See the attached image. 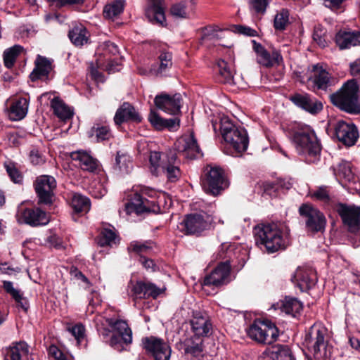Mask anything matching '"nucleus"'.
Instances as JSON below:
<instances>
[{
	"instance_id": "f257e3e1",
	"label": "nucleus",
	"mask_w": 360,
	"mask_h": 360,
	"mask_svg": "<svg viewBox=\"0 0 360 360\" xmlns=\"http://www.w3.org/2000/svg\"><path fill=\"white\" fill-rule=\"evenodd\" d=\"M352 79L330 95V103L342 111L349 114L360 113V58L350 63Z\"/></svg>"
},
{
	"instance_id": "f03ea898",
	"label": "nucleus",
	"mask_w": 360,
	"mask_h": 360,
	"mask_svg": "<svg viewBox=\"0 0 360 360\" xmlns=\"http://www.w3.org/2000/svg\"><path fill=\"white\" fill-rule=\"evenodd\" d=\"M257 246L267 254L285 250L290 245V230L281 223H264L254 229Z\"/></svg>"
},
{
	"instance_id": "7ed1b4c3",
	"label": "nucleus",
	"mask_w": 360,
	"mask_h": 360,
	"mask_svg": "<svg viewBox=\"0 0 360 360\" xmlns=\"http://www.w3.org/2000/svg\"><path fill=\"white\" fill-rule=\"evenodd\" d=\"M290 134L297 153L303 156L307 163H314L319 160L321 143L311 127L297 123L291 128Z\"/></svg>"
},
{
	"instance_id": "20e7f679",
	"label": "nucleus",
	"mask_w": 360,
	"mask_h": 360,
	"mask_svg": "<svg viewBox=\"0 0 360 360\" xmlns=\"http://www.w3.org/2000/svg\"><path fill=\"white\" fill-rule=\"evenodd\" d=\"M219 129L223 139L232 155H238L246 151L249 145V137L247 130L235 124L228 117H222L220 120Z\"/></svg>"
},
{
	"instance_id": "39448f33",
	"label": "nucleus",
	"mask_w": 360,
	"mask_h": 360,
	"mask_svg": "<svg viewBox=\"0 0 360 360\" xmlns=\"http://www.w3.org/2000/svg\"><path fill=\"white\" fill-rule=\"evenodd\" d=\"M109 326L112 328L110 330L105 327L98 329V333L103 338V340L108 341L106 338L110 337L109 345L118 352L125 349L124 346H127L132 342V332L127 323L122 320L108 319Z\"/></svg>"
},
{
	"instance_id": "423d86ee",
	"label": "nucleus",
	"mask_w": 360,
	"mask_h": 360,
	"mask_svg": "<svg viewBox=\"0 0 360 360\" xmlns=\"http://www.w3.org/2000/svg\"><path fill=\"white\" fill-rule=\"evenodd\" d=\"M214 224V217L204 210L187 214L181 222L182 231L186 235L200 236L205 231L210 230Z\"/></svg>"
},
{
	"instance_id": "0eeeda50",
	"label": "nucleus",
	"mask_w": 360,
	"mask_h": 360,
	"mask_svg": "<svg viewBox=\"0 0 360 360\" xmlns=\"http://www.w3.org/2000/svg\"><path fill=\"white\" fill-rule=\"evenodd\" d=\"M229 183L224 170L219 167H211L202 179V187L208 195L217 196L229 187Z\"/></svg>"
},
{
	"instance_id": "6e6552de",
	"label": "nucleus",
	"mask_w": 360,
	"mask_h": 360,
	"mask_svg": "<svg viewBox=\"0 0 360 360\" xmlns=\"http://www.w3.org/2000/svg\"><path fill=\"white\" fill-rule=\"evenodd\" d=\"M125 210L128 214L132 213L136 215L144 214H159L161 212V208L159 201L155 198L149 199L141 195L138 192L131 194L125 204Z\"/></svg>"
},
{
	"instance_id": "1a4fd4ad",
	"label": "nucleus",
	"mask_w": 360,
	"mask_h": 360,
	"mask_svg": "<svg viewBox=\"0 0 360 360\" xmlns=\"http://www.w3.org/2000/svg\"><path fill=\"white\" fill-rule=\"evenodd\" d=\"M327 329L319 325L314 324L305 334L304 342L310 352H313L316 359H319L326 356V352L322 353V349L325 350L327 345L326 337Z\"/></svg>"
},
{
	"instance_id": "9d476101",
	"label": "nucleus",
	"mask_w": 360,
	"mask_h": 360,
	"mask_svg": "<svg viewBox=\"0 0 360 360\" xmlns=\"http://www.w3.org/2000/svg\"><path fill=\"white\" fill-rule=\"evenodd\" d=\"M299 214L305 218V227L312 233L323 232L326 226V218L323 212L310 203H303L299 207Z\"/></svg>"
},
{
	"instance_id": "9b49d317",
	"label": "nucleus",
	"mask_w": 360,
	"mask_h": 360,
	"mask_svg": "<svg viewBox=\"0 0 360 360\" xmlns=\"http://www.w3.org/2000/svg\"><path fill=\"white\" fill-rule=\"evenodd\" d=\"M39 205L50 206L53 202L54 190L57 187L56 179L50 175L37 176L33 184Z\"/></svg>"
},
{
	"instance_id": "f8f14e48",
	"label": "nucleus",
	"mask_w": 360,
	"mask_h": 360,
	"mask_svg": "<svg viewBox=\"0 0 360 360\" xmlns=\"http://www.w3.org/2000/svg\"><path fill=\"white\" fill-rule=\"evenodd\" d=\"M141 345L148 356L153 360H169L172 349L168 342L155 336L144 337Z\"/></svg>"
},
{
	"instance_id": "ddd939ff",
	"label": "nucleus",
	"mask_w": 360,
	"mask_h": 360,
	"mask_svg": "<svg viewBox=\"0 0 360 360\" xmlns=\"http://www.w3.org/2000/svg\"><path fill=\"white\" fill-rule=\"evenodd\" d=\"M130 290L129 295L133 300H156L164 290L155 284L145 280L133 281L131 279L128 283Z\"/></svg>"
},
{
	"instance_id": "4468645a",
	"label": "nucleus",
	"mask_w": 360,
	"mask_h": 360,
	"mask_svg": "<svg viewBox=\"0 0 360 360\" xmlns=\"http://www.w3.org/2000/svg\"><path fill=\"white\" fill-rule=\"evenodd\" d=\"M335 210L349 232L356 233L360 231V207L338 202Z\"/></svg>"
},
{
	"instance_id": "2eb2a0df",
	"label": "nucleus",
	"mask_w": 360,
	"mask_h": 360,
	"mask_svg": "<svg viewBox=\"0 0 360 360\" xmlns=\"http://www.w3.org/2000/svg\"><path fill=\"white\" fill-rule=\"evenodd\" d=\"M232 262L230 259L219 262L210 274L205 276L202 285L219 288L230 283Z\"/></svg>"
},
{
	"instance_id": "dca6fc26",
	"label": "nucleus",
	"mask_w": 360,
	"mask_h": 360,
	"mask_svg": "<svg viewBox=\"0 0 360 360\" xmlns=\"http://www.w3.org/2000/svg\"><path fill=\"white\" fill-rule=\"evenodd\" d=\"M19 223H23L31 226L46 225L49 222L46 213L39 207H25L20 205L16 214Z\"/></svg>"
},
{
	"instance_id": "f3484780",
	"label": "nucleus",
	"mask_w": 360,
	"mask_h": 360,
	"mask_svg": "<svg viewBox=\"0 0 360 360\" xmlns=\"http://www.w3.org/2000/svg\"><path fill=\"white\" fill-rule=\"evenodd\" d=\"M289 100L297 108L313 115L319 114L323 108L321 101L306 92L291 94Z\"/></svg>"
},
{
	"instance_id": "a211bd4d",
	"label": "nucleus",
	"mask_w": 360,
	"mask_h": 360,
	"mask_svg": "<svg viewBox=\"0 0 360 360\" xmlns=\"http://www.w3.org/2000/svg\"><path fill=\"white\" fill-rule=\"evenodd\" d=\"M182 96L177 93L172 96L166 93L158 94L154 99L155 105L164 112L176 115L181 113Z\"/></svg>"
},
{
	"instance_id": "6ab92c4d",
	"label": "nucleus",
	"mask_w": 360,
	"mask_h": 360,
	"mask_svg": "<svg viewBox=\"0 0 360 360\" xmlns=\"http://www.w3.org/2000/svg\"><path fill=\"white\" fill-rule=\"evenodd\" d=\"M334 135L346 146H354L359 138V131L354 123L338 121L334 127Z\"/></svg>"
},
{
	"instance_id": "aec40b11",
	"label": "nucleus",
	"mask_w": 360,
	"mask_h": 360,
	"mask_svg": "<svg viewBox=\"0 0 360 360\" xmlns=\"http://www.w3.org/2000/svg\"><path fill=\"white\" fill-rule=\"evenodd\" d=\"M291 280L302 292H307L316 285L317 276L315 271L311 268L299 267Z\"/></svg>"
},
{
	"instance_id": "412c9836",
	"label": "nucleus",
	"mask_w": 360,
	"mask_h": 360,
	"mask_svg": "<svg viewBox=\"0 0 360 360\" xmlns=\"http://www.w3.org/2000/svg\"><path fill=\"white\" fill-rule=\"evenodd\" d=\"M311 72L312 75L307 78V81H311L314 86L318 90L326 91L332 86L333 77L320 64L313 65Z\"/></svg>"
},
{
	"instance_id": "4be33fe9",
	"label": "nucleus",
	"mask_w": 360,
	"mask_h": 360,
	"mask_svg": "<svg viewBox=\"0 0 360 360\" xmlns=\"http://www.w3.org/2000/svg\"><path fill=\"white\" fill-rule=\"evenodd\" d=\"M143 117L137 112L130 103L124 102L117 110L114 122L116 125H121L122 124L127 122L134 123H141Z\"/></svg>"
},
{
	"instance_id": "5701e85b",
	"label": "nucleus",
	"mask_w": 360,
	"mask_h": 360,
	"mask_svg": "<svg viewBox=\"0 0 360 360\" xmlns=\"http://www.w3.org/2000/svg\"><path fill=\"white\" fill-rule=\"evenodd\" d=\"M175 146L179 152L184 153L187 158L191 160L202 157L203 155L193 133L179 140Z\"/></svg>"
},
{
	"instance_id": "b1692460",
	"label": "nucleus",
	"mask_w": 360,
	"mask_h": 360,
	"mask_svg": "<svg viewBox=\"0 0 360 360\" xmlns=\"http://www.w3.org/2000/svg\"><path fill=\"white\" fill-rule=\"evenodd\" d=\"M34 65V68L30 75L31 81L49 80V75L53 70L51 60L45 56L38 55L35 60Z\"/></svg>"
},
{
	"instance_id": "393cba45",
	"label": "nucleus",
	"mask_w": 360,
	"mask_h": 360,
	"mask_svg": "<svg viewBox=\"0 0 360 360\" xmlns=\"http://www.w3.org/2000/svg\"><path fill=\"white\" fill-rule=\"evenodd\" d=\"M29 348L24 341L14 342L1 349L4 360H28Z\"/></svg>"
},
{
	"instance_id": "a878e982",
	"label": "nucleus",
	"mask_w": 360,
	"mask_h": 360,
	"mask_svg": "<svg viewBox=\"0 0 360 360\" xmlns=\"http://www.w3.org/2000/svg\"><path fill=\"white\" fill-rule=\"evenodd\" d=\"M167 162H162L161 169L170 182L176 181L181 176L179 165L180 160L174 151L170 150L166 155Z\"/></svg>"
},
{
	"instance_id": "bb28decb",
	"label": "nucleus",
	"mask_w": 360,
	"mask_h": 360,
	"mask_svg": "<svg viewBox=\"0 0 360 360\" xmlns=\"http://www.w3.org/2000/svg\"><path fill=\"white\" fill-rule=\"evenodd\" d=\"M145 15L148 21L153 25L167 27L165 9L162 5V0H151V4L146 10Z\"/></svg>"
},
{
	"instance_id": "cd10ccee",
	"label": "nucleus",
	"mask_w": 360,
	"mask_h": 360,
	"mask_svg": "<svg viewBox=\"0 0 360 360\" xmlns=\"http://www.w3.org/2000/svg\"><path fill=\"white\" fill-rule=\"evenodd\" d=\"M264 323L265 319L256 318L245 329L247 335L261 345H266L268 340V335L265 333Z\"/></svg>"
},
{
	"instance_id": "c85d7f7f",
	"label": "nucleus",
	"mask_w": 360,
	"mask_h": 360,
	"mask_svg": "<svg viewBox=\"0 0 360 360\" xmlns=\"http://www.w3.org/2000/svg\"><path fill=\"white\" fill-rule=\"evenodd\" d=\"M194 338L208 337L212 328L211 321L200 314H196L190 321Z\"/></svg>"
},
{
	"instance_id": "c756f323",
	"label": "nucleus",
	"mask_w": 360,
	"mask_h": 360,
	"mask_svg": "<svg viewBox=\"0 0 360 360\" xmlns=\"http://www.w3.org/2000/svg\"><path fill=\"white\" fill-rule=\"evenodd\" d=\"M335 41L340 49L359 46L360 45V32L340 30L336 34Z\"/></svg>"
},
{
	"instance_id": "7c9ffc66",
	"label": "nucleus",
	"mask_w": 360,
	"mask_h": 360,
	"mask_svg": "<svg viewBox=\"0 0 360 360\" xmlns=\"http://www.w3.org/2000/svg\"><path fill=\"white\" fill-rule=\"evenodd\" d=\"M264 354L267 360H295L291 349L285 345L278 344L268 347Z\"/></svg>"
},
{
	"instance_id": "2f4dec72",
	"label": "nucleus",
	"mask_w": 360,
	"mask_h": 360,
	"mask_svg": "<svg viewBox=\"0 0 360 360\" xmlns=\"http://www.w3.org/2000/svg\"><path fill=\"white\" fill-rule=\"evenodd\" d=\"M292 186L289 181L283 179H277L273 181H265L263 183V195H268L271 198H276L281 193H285Z\"/></svg>"
},
{
	"instance_id": "473e14b6",
	"label": "nucleus",
	"mask_w": 360,
	"mask_h": 360,
	"mask_svg": "<svg viewBox=\"0 0 360 360\" xmlns=\"http://www.w3.org/2000/svg\"><path fill=\"white\" fill-rule=\"evenodd\" d=\"M332 168L334 175L338 179L344 180L349 184H355L358 180V176L354 173L350 162L341 160L336 167H332Z\"/></svg>"
},
{
	"instance_id": "72a5a7b5",
	"label": "nucleus",
	"mask_w": 360,
	"mask_h": 360,
	"mask_svg": "<svg viewBox=\"0 0 360 360\" xmlns=\"http://www.w3.org/2000/svg\"><path fill=\"white\" fill-rule=\"evenodd\" d=\"M28 105L29 99L25 97L14 99L8 108L9 118L14 121L21 120L27 113Z\"/></svg>"
},
{
	"instance_id": "f704fd0d",
	"label": "nucleus",
	"mask_w": 360,
	"mask_h": 360,
	"mask_svg": "<svg viewBox=\"0 0 360 360\" xmlns=\"http://www.w3.org/2000/svg\"><path fill=\"white\" fill-rule=\"evenodd\" d=\"M218 75L217 80L218 82L224 84H232L234 83L233 68L231 63L223 59H219L217 61Z\"/></svg>"
},
{
	"instance_id": "c9c22d12",
	"label": "nucleus",
	"mask_w": 360,
	"mask_h": 360,
	"mask_svg": "<svg viewBox=\"0 0 360 360\" xmlns=\"http://www.w3.org/2000/svg\"><path fill=\"white\" fill-rule=\"evenodd\" d=\"M3 288L9 294L17 304V307L27 312L30 308L28 300L23 296L20 290L13 288V283L8 281H3Z\"/></svg>"
},
{
	"instance_id": "e433bc0d",
	"label": "nucleus",
	"mask_w": 360,
	"mask_h": 360,
	"mask_svg": "<svg viewBox=\"0 0 360 360\" xmlns=\"http://www.w3.org/2000/svg\"><path fill=\"white\" fill-rule=\"evenodd\" d=\"M89 34L82 24L75 25L68 32V37L75 46H82L89 41Z\"/></svg>"
},
{
	"instance_id": "4c0bfd02",
	"label": "nucleus",
	"mask_w": 360,
	"mask_h": 360,
	"mask_svg": "<svg viewBox=\"0 0 360 360\" xmlns=\"http://www.w3.org/2000/svg\"><path fill=\"white\" fill-rule=\"evenodd\" d=\"M87 134L96 143L108 141L112 137L109 126L101 123H95Z\"/></svg>"
},
{
	"instance_id": "58836bf2",
	"label": "nucleus",
	"mask_w": 360,
	"mask_h": 360,
	"mask_svg": "<svg viewBox=\"0 0 360 360\" xmlns=\"http://www.w3.org/2000/svg\"><path fill=\"white\" fill-rule=\"evenodd\" d=\"M257 62L264 67L269 68L281 65L283 63V58L279 51L274 49L271 54L265 49L257 56Z\"/></svg>"
},
{
	"instance_id": "ea45409f",
	"label": "nucleus",
	"mask_w": 360,
	"mask_h": 360,
	"mask_svg": "<svg viewBox=\"0 0 360 360\" xmlns=\"http://www.w3.org/2000/svg\"><path fill=\"white\" fill-rule=\"evenodd\" d=\"M133 167L132 160L129 155L122 151H117L115 158L112 169L115 172L128 174Z\"/></svg>"
},
{
	"instance_id": "a19ab883",
	"label": "nucleus",
	"mask_w": 360,
	"mask_h": 360,
	"mask_svg": "<svg viewBox=\"0 0 360 360\" xmlns=\"http://www.w3.org/2000/svg\"><path fill=\"white\" fill-rule=\"evenodd\" d=\"M51 106L56 115L59 119L66 120L73 116L72 111L70 108L58 97H54L51 101Z\"/></svg>"
},
{
	"instance_id": "79ce46f5",
	"label": "nucleus",
	"mask_w": 360,
	"mask_h": 360,
	"mask_svg": "<svg viewBox=\"0 0 360 360\" xmlns=\"http://www.w3.org/2000/svg\"><path fill=\"white\" fill-rule=\"evenodd\" d=\"M281 309L293 317L300 315L303 309V303L297 298L286 296L282 302Z\"/></svg>"
},
{
	"instance_id": "37998d69",
	"label": "nucleus",
	"mask_w": 360,
	"mask_h": 360,
	"mask_svg": "<svg viewBox=\"0 0 360 360\" xmlns=\"http://www.w3.org/2000/svg\"><path fill=\"white\" fill-rule=\"evenodd\" d=\"M70 205L75 214L82 215L89 211L91 202L88 198L75 193L72 198Z\"/></svg>"
},
{
	"instance_id": "c03bdc74",
	"label": "nucleus",
	"mask_w": 360,
	"mask_h": 360,
	"mask_svg": "<svg viewBox=\"0 0 360 360\" xmlns=\"http://www.w3.org/2000/svg\"><path fill=\"white\" fill-rule=\"evenodd\" d=\"M73 155H75L73 157L74 160L79 161L81 168L83 170L94 172L97 169L98 167V160L86 152H78Z\"/></svg>"
},
{
	"instance_id": "a18cd8bd",
	"label": "nucleus",
	"mask_w": 360,
	"mask_h": 360,
	"mask_svg": "<svg viewBox=\"0 0 360 360\" xmlns=\"http://www.w3.org/2000/svg\"><path fill=\"white\" fill-rule=\"evenodd\" d=\"M124 0H111L103 8V14L105 18L112 19L124 11Z\"/></svg>"
},
{
	"instance_id": "49530a36",
	"label": "nucleus",
	"mask_w": 360,
	"mask_h": 360,
	"mask_svg": "<svg viewBox=\"0 0 360 360\" xmlns=\"http://www.w3.org/2000/svg\"><path fill=\"white\" fill-rule=\"evenodd\" d=\"M158 58L160 63L156 68H153V71L156 76H165L172 66V55L169 52H162Z\"/></svg>"
},
{
	"instance_id": "de8ad7c7",
	"label": "nucleus",
	"mask_w": 360,
	"mask_h": 360,
	"mask_svg": "<svg viewBox=\"0 0 360 360\" xmlns=\"http://www.w3.org/2000/svg\"><path fill=\"white\" fill-rule=\"evenodd\" d=\"M22 51L23 47L18 44L6 49L3 54L4 64L5 67L8 69L12 68L15 65L17 58Z\"/></svg>"
},
{
	"instance_id": "09e8293b",
	"label": "nucleus",
	"mask_w": 360,
	"mask_h": 360,
	"mask_svg": "<svg viewBox=\"0 0 360 360\" xmlns=\"http://www.w3.org/2000/svg\"><path fill=\"white\" fill-rule=\"evenodd\" d=\"M117 236L116 233L108 228H103L97 238V243L101 247L112 246L116 244Z\"/></svg>"
},
{
	"instance_id": "8fccbe9b",
	"label": "nucleus",
	"mask_w": 360,
	"mask_h": 360,
	"mask_svg": "<svg viewBox=\"0 0 360 360\" xmlns=\"http://www.w3.org/2000/svg\"><path fill=\"white\" fill-rule=\"evenodd\" d=\"M4 167L10 179L15 184H21L23 181V175L20 171L18 164L9 160L4 163Z\"/></svg>"
},
{
	"instance_id": "3c124183",
	"label": "nucleus",
	"mask_w": 360,
	"mask_h": 360,
	"mask_svg": "<svg viewBox=\"0 0 360 360\" xmlns=\"http://www.w3.org/2000/svg\"><path fill=\"white\" fill-rule=\"evenodd\" d=\"M185 354H191L193 357H198L203 351L202 340L195 342L193 338L186 340L184 342Z\"/></svg>"
},
{
	"instance_id": "603ef678",
	"label": "nucleus",
	"mask_w": 360,
	"mask_h": 360,
	"mask_svg": "<svg viewBox=\"0 0 360 360\" xmlns=\"http://www.w3.org/2000/svg\"><path fill=\"white\" fill-rule=\"evenodd\" d=\"M155 243L153 240H146L143 243L139 241H132L128 247L129 252H134L140 257L143 256V253H147L153 248Z\"/></svg>"
},
{
	"instance_id": "864d4df0",
	"label": "nucleus",
	"mask_w": 360,
	"mask_h": 360,
	"mask_svg": "<svg viewBox=\"0 0 360 360\" xmlns=\"http://www.w3.org/2000/svg\"><path fill=\"white\" fill-rule=\"evenodd\" d=\"M312 38L321 49L328 46L329 40L327 39V30L321 25L314 26Z\"/></svg>"
},
{
	"instance_id": "5fc2aeb1",
	"label": "nucleus",
	"mask_w": 360,
	"mask_h": 360,
	"mask_svg": "<svg viewBox=\"0 0 360 360\" xmlns=\"http://www.w3.org/2000/svg\"><path fill=\"white\" fill-rule=\"evenodd\" d=\"M167 153H162L160 152L153 151L150 154L149 162L152 166L151 173L153 175L158 176V168L161 169V165L162 162H167Z\"/></svg>"
},
{
	"instance_id": "6e6d98bb",
	"label": "nucleus",
	"mask_w": 360,
	"mask_h": 360,
	"mask_svg": "<svg viewBox=\"0 0 360 360\" xmlns=\"http://www.w3.org/2000/svg\"><path fill=\"white\" fill-rule=\"evenodd\" d=\"M289 24V12L287 9H282L274 18V27L276 30L283 31Z\"/></svg>"
},
{
	"instance_id": "4d7b16f0",
	"label": "nucleus",
	"mask_w": 360,
	"mask_h": 360,
	"mask_svg": "<svg viewBox=\"0 0 360 360\" xmlns=\"http://www.w3.org/2000/svg\"><path fill=\"white\" fill-rule=\"evenodd\" d=\"M265 333L268 335L266 344L269 345L276 342L280 335V330L276 326L275 323L268 319H265Z\"/></svg>"
},
{
	"instance_id": "13d9d810",
	"label": "nucleus",
	"mask_w": 360,
	"mask_h": 360,
	"mask_svg": "<svg viewBox=\"0 0 360 360\" xmlns=\"http://www.w3.org/2000/svg\"><path fill=\"white\" fill-rule=\"evenodd\" d=\"M148 120L154 129L164 130L165 118L162 117L155 110L150 109Z\"/></svg>"
},
{
	"instance_id": "bf43d9fd",
	"label": "nucleus",
	"mask_w": 360,
	"mask_h": 360,
	"mask_svg": "<svg viewBox=\"0 0 360 360\" xmlns=\"http://www.w3.org/2000/svg\"><path fill=\"white\" fill-rule=\"evenodd\" d=\"M85 1L86 0H59L54 10L68 8L79 11L84 6Z\"/></svg>"
},
{
	"instance_id": "052dcab7",
	"label": "nucleus",
	"mask_w": 360,
	"mask_h": 360,
	"mask_svg": "<svg viewBox=\"0 0 360 360\" xmlns=\"http://www.w3.org/2000/svg\"><path fill=\"white\" fill-rule=\"evenodd\" d=\"M68 330L75 338L79 345L82 344L85 340V328L82 323H77L71 328H68Z\"/></svg>"
},
{
	"instance_id": "680f3d73",
	"label": "nucleus",
	"mask_w": 360,
	"mask_h": 360,
	"mask_svg": "<svg viewBox=\"0 0 360 360\" xmlns=\"http://www.w3.org/2000/svg\"><path fill=\"white\" fill-rule=\"evenodd\" d=\"M268 5V0H250V8L257 14H264Z\"/></svg>"
},
{
	"instance_id": "e2e57ef3",
	"label": "nucleus",
	"mask_w": 360,
	"mask_h": 360,
	"mask_svg": "<svg viewBox=\"0 0 360 360\" xmlns=\"http://www.w3.org/2000/svg\"><path fill=\"white\" fill-rule=\"evenodd\" d=\"M170 13L174 17L186 18L187 13L185 3L180 2L172 5L170 8Z\"/></svg>"
},
{
	"instance_id": "0e129e2a",
	"label": "nucleus",
	"mask_w": 360,
	"mask_h": 360,
	"mask_svg": "<svg viewBox=\"0 0 360 360\" xmlns=\"http://www.w3.org/2000/svg\"><path fill=\"white\" fill-rule=\"evenodd\" d=\"M312 198L324 202H328L330 200L328 187L322 186L318 188L312 194Z\"/></svg>"
},
{
	"instance_id": "69168bd1",
	"label": "nucleus",
	"mask_w": 360,
	"mask_h": 360,
	"mask_svg": "<svg viewBox=\"0 0 360 360\" xmlns=\"http://www.w3.org/2000/svg\"><path fill=\"white\" fill-rule=\"evenodd\" d=\"M100 67L101 64L98 60H96V65L91 63L89 67L90 76L96 82H103L104 75L98 70Z\"/></svg>"
},
{
	"instance_id": "338daca9",
	"label": "nucleus",
	"mask_w": 360,
	"mask_h": 360,
	"mask_svg": "<svg viewBox=\"0 0 360 360\" xmlns=\"http://www.w3.org/2000/svg\"><path fill=\"white\" fill-rule=\"evenodd\" d=\"M49 354L55 360H71L72 357L63 352L57 346L51 345L49 348Z\"/></svg>"
},
{
	"instance_id": "774afa93",
	"label": "nucleus",
	"mask_w": 360,
	"mask_h": 360,
	"mask_svg": "<svg viewBox=\"0 0 360 360\" xmlns=\"http://www.w3.org/2000/svg\"><path fill=\"white\" fill-rule=\"evenodd\" d=\"M70 274L75 279L81 280L84 282L86 285V288H89L92 285V283L90 282L89 278L81 271H79L77 267L72 266L70 269Z\"/></svg>"
}]
</instances>
